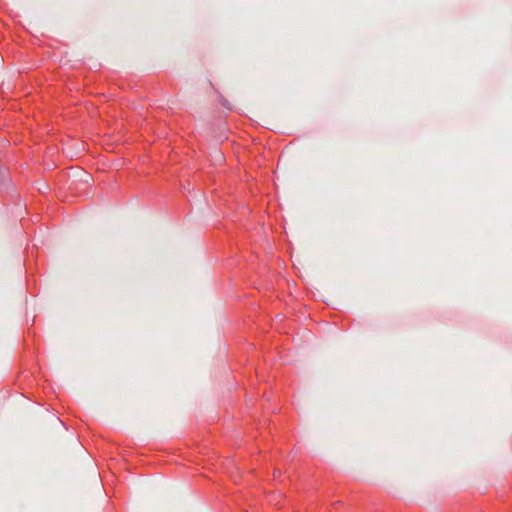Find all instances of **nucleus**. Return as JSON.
<instances>
[{
	"label": "nucleus",
	"mask_w": 512,
	"mask_h": 512,
	"mask_svg": "<svg viewBox=\"0 0 512 512\" xmlns=\"http://www.w3.org/2000/svg\"><path fill=\"white\" fill-rule=\"evenodd\" d=\"M5 174V171L3 170V168L0 166V179L3 178Z\"/></svg>",
	"instance_id": "obj_1"
}]
</instances>
